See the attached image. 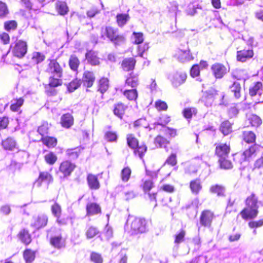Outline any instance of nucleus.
I'll use <instances>...</instances> for the list:
<instances>
[{
  "label": "nucleus",
  "instance_id": "obj_38",
  "mask_svg": "<svg viewBox=\"0 0 263 263\" xmlns=\"http://www.w3.org/2000/svg\"><path fill=\"white\" fill-rule=\"evenodd\" d=\"M123 95L129 101H137L138 98V92L136 88L125 89L123 91Z\"/></svg>",
  "mask_w": 263,
  "mask_h": 263
},
{
  "label": "nucleus",
  "instance_id": "obj_23",
  "mask_svg": "<svg viewBox=\"0 0 263 263\" xmlns=\"http://www.w3.org/2000/svg\"><path fill=\"white\" fill-rule=\"evenodd\" d=\"M86 181L88 186L91 190H98L101 187L98 175L89 173L87 175Z\"/></svg>",
  "mask_w": 263,
  "mask_h": 263
},
{
  "label": "nucleus",
  "instance_id": "obj_48",
  "mask_svg": "<svg viewBox=\"0 0 263 263\" xmlns=\"http://www.w3.org/2000/svg\"><path fill=\"white\" fill-rule=\"evenodd\" d=\"M81 84V79L75 78L67 84V90L70 92H73L80 87Z\"/></svg>",
  "mask_w": 263,
  "mask_h": 263
},
{
  "label": "nucleus",
  "instance_id": "obj_55",
  "mask_svg": "<svg viewBox=\"0 0 263 263\" xmlns=\"http://www.w3.org/2000/svg\"><path fill=\"white\" fill-rule=\"evenodd\" d=\"M248 120L250 124L253 127H257L262 123V120L258 116L253 114L249 118Z\"/></svg>",
  "mask_w": 263,
  "mask_h": 263
},
{
  "label": "nucleus",
  "instance_id": "obj_34",
  "mask_svg": "<svg viewBox=\"0 0 263 263\" xmlns=\"http://www.w3.org/2000/svg\"><path fill=\"white\" fill-rule=\"evenodd\" d=\"M55 9L58 14L64 16L69 12V8L66 2L63 1H58L55 4Z\"/></svg>",
  "mask_w": 263,
  "mask_h": 263
},
{
  "label": "nucleus",
  "instance_id": "obj_45",
  "mask_svg": "<svg viewBox=\"0 0 263 263\" xmlns=\"http://www.w3.org/2000/svg\"><path fill=\"white\" fill-rule=\"evenodd\" d=\"M128 13H118L116 15V22L119 27H123L129 20Z\"/></svg>",
  "mask_w": 263,
  "mask_h": 263
},
{
  "label": "nucleus",
  "instance_id": "obj_1",
  "mask_svg": "<svg viewBox=\"0 0 263 263\" xmlns=\"http://www.w3.org/2000/svg\"><path fill=\"white\" fill-rule=\"evenodd\" d=\"M258 198L254 193L248 196L245 200V206L240 211L241 218L245 220L256 218L259 213Z\"/></svg>",
  "mask_w": 263,
  "mask_h": 263
},
{
  "label": "nucleus",
  "instance_id": "obj_11",
  "mask_svg": "<svg viewBox=\"0 0 263 263\" xmlns=\"http://www.w3.org/2000/svg\"><path fill=\"white\" fill-rule=\"evenodd\" d=\"M76 167V165L70 160H64L59 165V171L64 178H67L71 175Z\"/></svg>",
  "mask_w": 263,
  "mask_h": 263
},
{
  "label": "nucleus",
  "instance_id": "obj_51",
  "mask_svg": "<svg viewBox=\"0 0 263 263\" xmlns=\"http://www.w3.org/2000/svg\"><path fill=\"white\" fill-rule=\"evenodd\" d=\"M171 117L167 115H162L159 117L158 121L154 123L155 126L160 125L164 128L166 127V125L168 124L171 121Z\"/></svg>",
  "mask_w": 263,
  "mask_h": 263
},
{
  "label": "nucleus",
  "instance_id": "obj_7",
  "mask_svg": "<svg viewBox=\"0 0 263 263\" xmlns=\"http://www.w3.org/2000/svg\"><path fill=\"white\" fill-rule=\"evenodd\" d=\"M55 75L50 74L48 78V83L44 85L45 92L48 97H53L57 95L58 91L55 88L63 85L62 77H55Z\"/></svg>",
  "mask_w": 263,
  "mask_h": 263
},
{
  "label": "nucleus",
  "instance_id": "obj_12",
  "mask_svg": "<svg viewBox=\"0 0 263 263\" xmlns=\"http://www.w3.org/2000/svg\"><path fill=\"white\" fill-rule=\"evenodd\" d=\"M214 146L215 155L217 158L229 157L231 151L230 142L216 143Z\"/></svg>",
  "mask_w": 263,
  "mask_h": 263
},
{
  "label": "nucleus",
  "instance_id": "obj_26",
  "mask_svg": "<svg viewBox=\"0 0 263 263\" xmlns=\"http://www.w3.org/2000/svg\"><path fill=\"white\" fill-rule=\"evenodd\" d=\"M189 188L193 195H198L202 189V184L200 178L192 180L189 183Z\"/></svg>",
  "mask_w": 263,
  "mask_h": 263
},
{
  "label": "nucleus",
  "instance_id": "obj_59",
  "mask_svg": "<svg viewBox=\"0 0 263 263\" xmlns=\"http://www.w3.org/2000/svg\"><path fill=\"white\" fill-rule=\"evenodd\" d=\"M4 27L5 30L8 32L15 30L17 27V23L14 20L6 21L4 23Z\"/></svg>",
  "mask_w": 263,
  "mask_h": 263
},
{
  "label": "nucleus",
  "instance_id": "obj_40",
  "mask_svg": "<svg viewBox=\"0 0 263 263\" xmlns=\"http://www.w3.org/2000/svg\"><path fill=\"white\" fill-rule=\"evenodd\" d=\"M83 149V148L81 146L68 148L66 151V155L70 159H76L82 154Z\"/></svg>",
  "mask_w": 263,
  "mask_h": 263
},
{
  "label": "nucleus",
  "instance_id": "obj_61",
  "mask_svg": "<svg viewBox=\"0 0 263 263\" xmlns=\"http://www.w3.org/2000/svg\"><path fill=\"white\" fill-rule=\"evenodd\" d=\"M90 260L93 263H103L102 255L96 252H92L90 255Z\"/></svg>",
  "mask_w": 263,
  "mask_h": 263
},
{
  "label": "nucleus",
  "instance_id": "obj_15",
  "mask_svg": "<svg viewBox=\"0 0 263 263\" xmlns=\"http://www.w3.org/2000/svg\"><path fill=\"white\" fill-rule=\"evenodd\" d=\"M96 79L95 73L92 71L87 70L83 72L81 81L83 87L88 88L92 87Z\"/></svg>",
  "mask_w": 263,
  "mask_h": 263
},
{
  "label": "nucleus",
  "instance_id": "obj_3",
  "mask_svg": "<svg viewBox=\"0 0 263 263\" xmlns=\"http://www.w3.org/2000/svg\"><path fill=\"white\" fill-rule=\"evenodd\" d=\"M261 146L257 144H252L243 151L238 152L233 155L235 163L243 165L253 160L259 153Z\"/></svg>",
  "mask_w": 263,
  "mask_h": 263
},
{
  "label": "nucleus",
  "instance_id": "obj_10",
  "mask_svg": "<svg viewBox=\"0 0 263 263\" xmlns=\"http://www.w3.org/2000/svg\"><path fill=\"white\" fill-rule=\"evenodd\" d=\"M48 63L45 71L49 74L56 75L57 77H63V68L57 59L48 60Z\"/></svg>",
  "mask_w": 263,
  "mask_h": 263
},
{
  "label": "nucleus",
  "instance_id": "obj_42",
  "mask_svg": "<svg viewBox=\"0 0 263 263\" xmlns=\"http://www.w3.org/2000/svg\"><path fill=\"white\" fill-rule=\"evenodd\" d=\"M3 148L6 150L13 151L16 148V142L12 137H8L2 142Z\"/></svg>",
  "mask_w": 263,
  "mask_h": 263
},
{
  "label": "nucleus",
  "instance_id": "obj_60",
  "mask_svg": "<svg viewBox=\"0 0 263 263\" xmlns=\"http://www.w3.org/2000/svg\"><path fill=\"white\" fill-rule=\"evenodd\" d=\"M164 164L171 166H175L177 164L176 154L172 153L166 158Z\"/></svg>",
  "mask_w": 263,
  "mask_h": 263
},
{
  "label": "nucleus",
  "instance_id": "obj_35",
  "mask_svg": "<svg viewBox=\"0 0 263 263\" xmlns=\"http://www.w3.org/2000/svg\"><path fill=\"white\" fill-rule=\"evenodd\" d=\"M103 138L107 142L116 143L118 139V133L115 130L109 129L104 132Z\"/></svg>",
  "mask_w": 263,
  "mask_h": 263
},
{
  "label": "nucleus",
  "instance_id": "obj_13",
  "mask_svg": "<svg viewBox=\"0 0 263 263\" xmlns=\"http://www.w3.org/2000/svg\"><path fill=\"white\" fill-rule=\"evenodd\" d=\"M86 216L90 217L94 216L101 215L102 213L100 204L96 202H88L85 206Z\"/></svg>",
  "mask_w": 263,
  "mask_h": 263
},
{
  "label": "nucleus",
  "instance_id": "obj_32",
  "mask_svg": "<svg viewBox=\"0 0 263 263\" xmlns=\"http://www.w3.org/2000/svg\"><path fill=\"white\" fill-rule=\"evenodd\" d=\"M263 89V84L260 81H257L254 82L249 88V94L250 97H253L258 94L259 96L261 95V93H259Z\"/></svg>",
  "mask_w": 263,
  "mask_h": 263
},
{
  "label": "nucleus",
  "instance_id": "obj_20",
  "mask_svg": "<svg viewBox=\"0 0 263 263\" xmlns=\"http://www.w3.org/2000/svg\"><path fill=\"white\" fill-rule=\"evenodd\" d=\"M85 59L87 63L92 66H99L101 63L100 58L98 56V52L92 49L86 51Z\"/></svg>",
  "mask_w": 263,
  "mask_h": 263
},
{
  "label": "nucleus",
  "instance_id": "obj_9",
  "mask_svg": "<svg viewBox=\"0 0 263 263\" xmlns=\"http://www.w3.org/2000/svg\"><path fill=\"white\" fill-rule=\"evenodd\" d=\"M216 216L214 212L210 209H204L201 212L199 216V222L201 226L204 228H211Z\"/></svg>",
  "mask_w": 263,
  "mask_h": 263
},
{
  "label": "nucleus",
  "instance_id": "obj_54",
  "mask_svg": "<svg viewBox=\"0 0 263 263\" xmlns=\"http://www.w3.org/2000/svg\"><path fill=\"white\" fill-rule=\"evenodd\" d=\"M99 233L98 228L95 226L88 227L85 231V235L87 239H91Z\"/></svg>",
  "mask_w": 263,
  "mask_h": 263
},
{
  "label": "nucleus",
  "instance_id": "obj_46",
  "mask_svg": "<svg viewBox=\"0 0 263 263\" xmlns=\"http://www.w3.org/2000/svg\"><path fill=\"white\" fill-rule=\"evenodd\" d=\"M183 116L186 119H191L197 114V110L194 107H185L182 111Z\"/></svg>",
  "mask_w": 263,
  "mask_h": 263
},
{
  "label": "nucleus",
  "instance_id": "obj_33",
  "mask_svg": "<svg viewBox=\"0 0 263 263\" xmlns=\"http://www.w3.org/2000/svg\"><path fill=\"white\" fill-rule=\"evenodd\" d=\"M209 192L210 193L216 195L218 197L226 196L225 187L221 184H216L212 185L210 187Z\"/></svg>",
  "mask_w": 263,
  "mask_h": 263
},
{
  "label": "nucleus",
  "instance_id": "obj_4",
  "mask_svg": "<svg viewBox=\"0 0 263 263\" xmlns=\"http://www.w3.org/2000/svg\"><path fill=\"white\" fill-rule=\"evenodd\" d=\"M101 34L102 37L108 39L115 45H120L126 40L125 36L119 33L118 28L110 25L102 27Z\"/></svg>",
  "mask_w": 263,
  "mask_h": 263
},
{
  "label": "nucleus",
  "instance_id": "obj_30",
  "mask_svg": "<svg viewBox=\"0 0 263 263\" xmlns=\"http://www.w3.org/2000/svg\"><path fill=\"white\" fill-rule=\"evenodd\" d=\"M109 81L108 78L102 77L97 82V90L102 94H104L108 89Z\"/></svg>",
  "mask_w": 263,
  "mask_h": 263
},
{
  "label": "nucleus",
  "instance_id": "obj_16",
  "mask_svg": "<svg viewBox=\"0 0 263 263\" xmlns=\"http://www.w3.org/2000/svg\"><path fill=\"white\" fill-rule=\"evenodd\" d=\"M51 211L53 216L56 218V222L60 226L67 224L66 220L61 217L62 210L61 206L59 203L55 202L51 206Z\"/></svg>",
  "mask_w": 263,
  "mask_h": 263
},
{
  "label": "nucleus",
  "instance_id": "obj_58",
  "mask_svg": "<svg viewBox=\"0 0 263 263\" xmlns=\"http://www.w3.org/2000/svg\"><path fill=\"white\" fill-rule=\"evenodd\" d=\"M9 13V10L7 4L2 1H0V18H4L7 17Z\"/></svg>",
  "mask_w": 263,
  "mask_h": 263
},
{
  "label": "nucleus",
  "instance_id": "obj_57",
  "mask_svg": "<svg viewBox=\"0 0 263 263\" xmlns=\"http://www.w3.org/2000/svg\"><path fill=\"white\" fill-rule=\"evenodd\" d=\"M39 134L42 137H46L49 132V126L47 123H43L37 128Z\"/></svg>",
  "mask_w": 263,
  "mask_h": 263
},
{
  "label": "nucleus",
  "instance_id": "obj_8",
  "mask_svg": "<svg viewBox=\"0 0 263 263\" xmlns=\"http://www.w3.org/2000/svg\"><path fill=\"white\" fill-rule=\"evenodd\" d=\"M10 49L11 50L13 56L21 59L25 57L27 52V43L23 40H16L13 45L10 46Z\"/></svg>",
  "mask_w": 263,
  "mask_h": 263
},
{
  "label": "nucleus",
  "instance_id": "obj_37",
  "mask_svg": "<svg viewBox=\"0 0 263 263\" xmlns=\"http://www.w3.org/2000/svg\"><path fill=\"white\" fill-rule=\"evenodd\" d=\"M80 64V60L77 55L72 54L70 56L68 60V65L72 71L78 73Z\"/></svg>",
  "mask_w": 263,
  "mask_h": 263
},
{
  "label": "nucleus",
  "instance_id": "obj_25",
  "mask_svg": "<svg viewBox=\"0 0 263 263\" xmlns=\"http://www.w3.org/2000/svg\"><path fill=\"white\" fill-rule=\"evenodd\" d=\"M48 217L45 214L39 215L34 217L33 222L31 226L35 228L36 229H40L45 227L48 223Z\"/></svg>",
  "mask_w": 263,
  "mask_h": 263
},
{
  "label": "nucleus",
  "instance_id": "obj_39",
  "mask_svg": "<svg viewBox=\"0 0 263 263\" xmlns=\"http://www.w3.org/2000/svg\"><path fill=\"white\" fill-rule=\"evenodd\" d=\"M41 142L48 148H53L57 145L58 140L55 137L52 136H46L41 137Z\"/></svg>",
  "mask_w": 263,
  "mask_h": 263
},
{
  "label": "nucleus",
  "instance_id": "obj_2",
  "mask_svg": "<svg viewBox=\"0 0 263 263\" xmlns=\"http://www.w3.org/2000/svg\"><path fill=\"white\" fill-rule=\"evenodd\" d=\"M148 225V221L144 218L129 216L124 230L130 235H137L145 233L147 231Z\"/></svg>",
  "mask_w": 263,
  "mask_h": 263
},
{
  "label": "nucleus",
  "instance_id": "obj_63",
  "mask_svg": "<svg viewBox=\"0 0 263 263\" xmlns=\"http://www.w3.org/2000/svg\"><path fill=\"white\" fill-rule=\"evenodd\" d=\"M186 232L184 229H181L178 233L175 235L174 242L179 244L184 241Z\"/></svg>",
  "mask_w": 263,
  "mask_h": 263
},
{
  "label": "nucleus",
  "instance_id": "obj_14",
  "mask_svg": "<svg viewBox=\"0 0 263 263\" xmlns=\"http://www.w3.org/2000/svg\"><path fill=\"white\" fill-rule=\"evenodd\" d=\"M254 55L253 48L251 47H244L237 51L236 60L240 62H245L252 59Z\"/></svg>",
  "mask_w": 263,
  "mask_h": 263
},
{
  "label": "nucleus",
  "instance_id": "obj_27",
  "mask_svg": "<svg viewBox=\"0 0 263 263\" xmlns=\"http://www.w3.org/2000/svg\"><path fill=\"white\" fill-rule=\"evenodd\" d=\"M74 124V118L72 114L65 113L62 115L60 119L61 125L65 128H69Z\"/></svg>",
  "mask_w": 263,
  "mask_h": 263
},
{
  "label": "nucleus",
  "instance_id": "obj_22",
  "mask_svg": "<svg viewBox=\"0 0 263 263\" xmlns=\"http://www.w3.org/2000/svg\"><path fill=\"white\" fill-rule=\"evenodd\" d=\"M128 108L127 104L122 102H118L114 104L112 111L118 118L122 119Z\"/></svg>",
  "mask_w": 263,
  "mask_h": 263
},
{
  "label": "nucleus",
  "instance_id": "obj_52",
  "mask_svg": "<svg viewBox=\"0 0 263 263\" xmlns=\"http://www.w3.org/2000/svg\"><path fill=\"white\" fill-rule=\"evenodd\" d=\"M44 158L46 163L49 165L54 164L58 160L57 155L52 152H50L46 154L44 156Z\"/></svg>",
  "mask_w": 263,
  "mask_h": 263
},
{
  "label": "nucleus",
  "instance_id": "obj_18",
  "mask_svg": "<svg viewBox=\"0 0 263 263\" xmlns=\"http://www.w3.org/2000/svg\"><path fill=\"white\" fill-rule=\"evenodd\" d=\"M137 60L134 57L123 59L120 63V68L124 71H133L135 69Z\"/></svg>",
  "mask_w": 263,
  "mask_h": 263
},
{
  "label": "nucleus",
  "instance_id": "obj_29",
  "mask_svg": "<svg viewBox=\"0 0 263 263\" xmlns=\"http://www.w3.org/2000/svg\"><path fill=\"white\" fill-rule=\"evenodd\" d=\"M36 250L29 248H26L23 252V257L26 263H32L36 257Z\"/></svg>",
  "mask_w": 263,
  "mask_h": 263
},
{
  "label": "nucleus",
  "instance_id": "obj_44",
  "mask_svg": "<svg viewBox=\"0 0 263 263\" xmlns=\"http://www.w3.org/2000/svg\"><path fill=\"white\" fill-rule=\"evenodd\" d=\"M229 157H222L218 158V162L221 169L230 170L233 167V164L230 160L228 159Z\"/></svg>",
  "mask_w": 263,
  "mask_h": 263
},
{
  "label": "nucleus",
  "instance_id": "obj_50",
  "mask_svg": "<svg viewBox=\"0 0 263 263\" xmlns=\"http://www.w3.org/2000/svg\"><path fill=\"white\" fill-rule=\"evenodd\" d=\"M219 129L224 136L228 135L232 132L231 124L228 120L221 123Z\"/></svg>",
  "mask_w": 263,
  "mask_h": 263
},
{
  "label": "nucleus",
  "instance_id": "obj_17",
  "mask_svg": "<svg viewBox=\"0 0 263 263\" xmlns=\"http://www.w3.org/2000/svg\"><path fill=\"white\" fill-rule=\"evenodd\" d=\"M212 74L216 79H222L227 73V67L222 64L216 63L211 67Z\"/></svg>",
  "mask_w": 263,
  "mask_h": 263
},
{
  "label": "nucleus",
  "instance_id": "obj_41",
  "mask_svg": "<svg viewBox=\"0 0 263 263\" xmlns=\"http://www.w3.org/2000/svg\"><path fill=\"white\" fill-rule=\"evenodd\" d=\"M186 74L185 73H176L173 77L172 82L175 87H178L185 82Z\"/></svg>",
  "mask_w": 263,
  "mask_h": 263
},
{
  "label": "nucleus",
  "instance_id": "obj_19",
  "mask_svg": "<svg viewBox=\"0 0 263 263\" xmlns=\"http://www.w3.org/2000/svg\"><path fill=\"white\" fill-rule=\"evenodd\" d=\"M139 74L133 71L130 72L125 77V85L132 88H136L139 85Z\"/></svg>",
  "mask_w": 263,
  "mask_h": 263
},
{
  "label": "nucleus",
  "instance_id": "obj_28",
  "mask_svg": "<svg viewBox=\"0 0 263 263\" xmlns=\"http://www.w3.org/2000/svg\"><path fill=\"white\" fill-rule=\"evenodd\" d=\"M241 139L245 143L248 144H256V135L252 131L245 130L242 132Z\"/></svg>",
  "mask_w": 263,
  "mask_h": 263
},
{
  "label": "nucleus",
  "instance_id": "obj_21",
  "mask_svg": "<svg viewBox=\"0 0 263 263\" xmlns=\"http://www.w3.org/2000/svg\"><path fill=\"white\" fill-rule=\"evenodd\" d=\"M49 244L54 248L60 250L65 247V239L61 234L51 236L49 240Z\"/></svg>",
  "mask_w": 263,
  "mask_h": 263
},
{
  "label": "nucleus",
  "instance_id": "obj_49",
  "mask_svg": "<svg viewBox=\"0 0 263 263\" xmlns=\"http://www.w3.org/2000/svg\"><path fill=\"white\" fill-rule=\"evenodd\" d=\"M145 194L147 195V198L146 200V203L148 205H154V207L157 206V192H153L151 193L149 192L148 193H145Z\"/></svg>",
  "mask_w": 263,
  "mask_h": 263
},
{
  "label": "nucleus",
  "instance_id": "obj_56",
  "mask_svg": "<svg viewBox=\"0 0 263 263\" xmlns=\"http://www.w3.org/2000/svg\"><path fill=\"white\" fill-rule=\"evenodd\" d=\"M154 107L158 111H166L168 109V105L164 101L161 100H157L154 104Z\"/></svg>",
  "mask_w": 263,
  "mask_h": 263
},
{
  "label": "nucleus",
  "instance_id": "obj_47",
  "mask_svg": "<svg viewBox=\"0 0 263 263\" xmlns=\"http://www.w3.org/2000/svg\"><path fill=\"white\" fill-rule=\"evenodd\" d=\"M132 170L129 166H125L123 167L121 171L120 177L121 179L123 182H128L131 177Z\"/></svg>",
  "mask_w": 263,
  "mask_h": 263
},
{
  "label": "nucleus",
  "instance_id": "obj_64",
  "mask_svg": "<svg viewBox=\"0 0 263 263\" xmlns=\"http://www.w3.org/2000/svg\"><path fill=\"white\" fill-rule=\"evenodd\" d=\"M134 41V44L139 45L143 43L144 41V35L142 32H134L133 33Z\"/></svg>",
  "mask_w": 263,
  "mask_h": 263
},
{
  "label": "nucleus",
  "instance_id": "obj_43",
  "mask_svg": "<svg viewBox=\"0 0 263 263\" xmlns=\"http://www.w3.org/2000/svg\"><path fill=\"white\" fill-rule=\"evenodd\" d=\"M25 102L23 97L16 98L13 99L10 106V110L13 112H16L20 110Z\"/></svg>",
  "mask_w": 263,
  "mask_h": 263
},
{
  "label": "nucleus",
  "instance_id": "obj_36",
  "mask_svg": "<svg viewBox=\"0 0 263 263\" xmlns=\"http://www.w3.org/2000/svg\"><path fill=\"white\" fill-rule=\"evenodd\" d=\"M155 187L154 182L151 179H143L141 180L140 188L143 193H148Z\"/></svg>",
  "mask_w": 263,
  "mask_h": 263
},
{
  "label": "nucleus",
  "instance_id": "obj_31",
  "mask_svg": "<svg viewBox=\"0 0 263 263\" xmlns=\"http://www.w3.org/2000/svg\"><path fill=\"white\" fill-rule=\"evenodd\" d=\"M53 181V176L48 172L44 171L40 172L39 173L37 179L36 180L40 185H41L43 182H46L49 184L52 182Z\"/></svg>",
  "mask_w": 263,
  "mask_h": 263
},
{
  "label": "nucleus",
  "instance_id": "obj_24",
  "mask_svg": "<svg viewBox=\"0 0 263 263\" xmlns=\"http://www.w3.org/2000/svg\"><path fill=\"white\" fill-rule=\"evenodd\" d=\"M17 237L21 242L26 246L30 245L32 241L31 233L26 228L21 229L17 234Z\"/></svg>",
  "mask_w": 263,
  "mask_h": 263
},
{
  "label": "nucleus",
  "instance_id": "obj_53",
  "mask_svg": "<svg viewBox=\"0 0 263 263\" xmlns=\"http://www.w3.org/2000/svg\"><path fill=\"white\" fill-rule=\"evenodd\" d=\"M230 87L232 92H233L234 97L237 99L240 98L241 97V90L240 84L237 82H234Z\"/></svg>",
  "mask_w": 263,
  "mask_h": 263
},
{
  "label": "nucleus",
  "instance_id": "obj_62",
  "mask_svg": "<svg viewBox=\"0 0 263 263\" xmlns=\"http://www.w3.org/2000/svg\"><path fill=\"white\" fill-rule=\"evenodd\" d=\"M9 123L10 118L8 116H0V131L7 129Z\"/></svg>",
  "mask_w": 263,
  "mask_h": 263
},
{
  "label": "nucleus",
  "instance_id": "obj_6",
  "mask_svg": "<svg viewBox=\"0 0 263 263\" xmlns=\"http://www.w3.org/2000/svg\"><path fill=\"white\" fill-rule=\"evenodd\" d=\"M163 131L165 137L159 134L154 139V144L157 147L165 148L167 145L170 143V138H173L177 136L176 129L166 127L163 129Z\"/></svg>",
  "mask_w": 263,
  "mask_h": 263
},
{
  "label": "nucleus",
  "instance_id": "obj_5",
  "mask_svg": "<svg viewBox=\"0 0 263 263\" xmlns=\"http://www.w3.org/2000/svg\"><path fill=\"white\" fill-rule=\"evenodd\" d=\"M126 141L128 147L133 149L134 155L142 159L147 150L146 144H139L138 139L133 134H128L126 135Z\"/></svg>",
  "mask_w": 263,
  "mask_h": 263
}]
</instances>
